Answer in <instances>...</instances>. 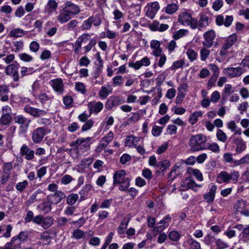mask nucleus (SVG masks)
<instances>
[{"mask_svg": "<svg viewBox=\"0 0 249 249\" xmlns=\"http://www.w3.org/2000/svg\"><path fill=\"white\" fill-rule=\"evenodd\" d=\"M125 102L124 99L117 96L110 97L105 104V107L108 109H111L112 107H117L119 105Z\"/></svg>", "mask_w": 249, "mask_h": 249, "instance_id": "ddd939ff", "label": "nucleus"}, {"mask_svg": "<svg viewBox=\"0 0 249 249\" xmlns=\"http://www.w3.org/2000/svg\"><path fill=\"white\" fill-rule=\"evenodd\" d=\"M72 18V16L69 12L68 10L64 7L60 11L59 14L57 17V19L60 23H64L68 21Z\"/></svg>", "mask_w": 249, "mask_h": 249, "instance_id": "2eb2a0df", "label": "nucleus"}, {"mask_svg": "<svg viewBox=\"0 0 249 249\" xmlns=\"http://www.w3.org/2000/svg\"><path fill=\"white\" fill-rule=\"evenodd\" d=\"M233 143L236 145V152L237 153L243 152L246 149V143L242 139L236 138L233 140Z\"/></svg>", "mask_w": 249, "mask_h": 249, "instance_id": "4be33fe9", "label": "nucleus"}, {"mask_svg": "<svg viewBox=\"0 0 249 249\" xmlns=\"http://www.w3.org/2000/svg\"><path fill=\"white\" fill-rule=\"evenodd\" d=\"M129 219L127 217H124L120 225L118 228L117 232L119 234H121L124 233L125 229L127 228Z\"/></svg>", "mask_w": 249, "mask_h": 249, "instance_id": "7c9ffc66", "label": "nucleus"}, {"mask_svg": "<svg viewBox=\"0 0 249 249\" xmlns=\"http://www.w3.org/2000/svg\"><path fill=\"white\" fill-rule=\"evenodd\" d=\"M190 249H201L200 243L193 238L188 239Z\"/></svg>", "mask_w": 249, "mask_h": 249, "instance_id": "49530a36", "label": "nucleus"}, {"mask_svg": "<svg viewBox=\"0 0 249 249\" xmlns=\"http://www.w3.org/2000/svg\"><path fill=\"white\" fill-rule=\"evenodd\" d=\"M89 18L92 24H93L95 26L100 25L102 22V18L99 14H96L93 16L90 17Z\"/></svg>", "mask_w": 249, "mask_h": 249, "instance_id": "3c124183", "label": "nucleus"}, {"mask_svg": "<svg viewBox=\"0 0 249 249\" xmlns=\"http://www.w3.org/2000/svg\"><path fill=\"white\" fill-rule=\"evenodd\" d=\"M247 201L243 199L238 200L234 204V208L238 212H242L246 208Z\"/></svg>", "mask_w": 249, "mask_h": 249, "instance_id": "72a5a7b5", "label": "nucleus"}, {"mask_svg": "<svg viewBox=\"0 0 249 249\" xmlns=\"http://www.w3.org/2000/svg\"><path fill=\"white\" fill-rule=\"evenodd\" d=\"M170 162L168 160H164L159 161L157 163V166L156 167L157 169L160 170L161 172L165 171L170 166Z\"/></svg>", "mask_w": 249, "mask_h": 249, "instance_id": "e433bc0d", "label": "nucleus"}, {"mask_svg": "<svg viewBox=\"0 0 249 249\" xmlns=\"http://www.w3.org/2000/svg\"><path fill=\"white\" fill-rule=\"evenodd\" d=\"M18 56L21 60L25 62H29L33 60V57L31 55L25 53H19Z\"/></svg>", "mask_w": 249, "mask_h": 249, "instance_id": "8fccbe9b", "label": "nucleus"}, {"mask_svg": "<svg viewBox=\"0 0 249 249\" xmlns=\"http://www.w3.org/2000/svg\"><path fill=\"white\" fill-rule=\"evenodd\" d=\"M88 106L89 109L90 114H91L92 112L97 113L100 112L102 110L104 106L101 102H95L93 101L89 103Z\"/></svg>", "mask_w": 249, "mask_h": 249, "instance_id": "aec40b11", "label": "nucleus"}, {"mask_svg": "<svg viewBox=\"0 0 249 249\" xmlns=\"http://www.w3.org/2000/svg\"><path fill=\"white\" fill-rule=\"evenodd\" d=\"M237 40V35L232 34L224 40V42L220 50L219 54L225 56L227 53V50L229 49Z\"/></svg>", "mask_w": 249, "mask_h": 249, "instance_id": "20e7f679", "label": "nucleus"}, {"mask_svg": "<svg viewBox=\"0 0 249 249\" xmlns=\"http://www.w3.org/2000/svg\"><path fill=\"white\" fill-rule=\"evenodd\" d=\"M240 177V174L238 171L233 170L231 173L227 171H221L218 174L216 178V181L219 184L228 183L231 180L233 183L237 182Z\"/></svg>", "mask_w": 249, "mask_h": 249, "instance_id": "7ed1b4c3", "label": "nucleus"}, {"mask_svg": "<svg viewBox=\"0 0 249 249\" xmlns=\"http://www.w3.org/2000/svg\"><path fill=\"white\" fill-rule=\"evenodd\" d=\"M216 136L217 140L222 142H225L227 140V136L226 133L220 129L217 130Z\"/></svg>", "mask_w": 249, "mask_h": 249, "instance_id": "a18cd8bd", "label": "nucleus"}, {"mask_svg": "<svg viewBox=\"0 0 249 249\" xmlns=\"http://www.w3.org/2000/svg\"><path fill=\"white\" fill-rule=\"evenodd\" d=\"M111 87L107 85V87L103 86L99 92V96L102 98H106L107 96L112 92Z\"/></svg>", "mask_w": 249, "mask_h": 249, "instance_id": "bb28decb", "label": "nucleus"}, {"mask_svg": "<svg viewBox=\"0 0 249 249\" xmlns=\"http://www.w3.org/2000/svg\"><path fill=\"white\" fill-rule=\"evenodd\" d=\"M206 141V137L202 134L192 136L189 141L190 151L196 152L206 149L204 145Z\"/></svg>", "mask_w": 249, "mask_h": 249, "instance_id": "f03ea898", "label": "nucleus"}, {"mask_svg": "<svg viewBox=\"0 0 249 249\" xmlns=\"http://www.w3.org/2000/svg\"><path fill=\"white\" fill-rule=\"evenodd\" d=\"M27 32L20 28H15L12 29L9 33L11 36L14 37H20L25 35Z\"/></svg>", "mask_w": 249, "mask_h": 249, "instance_id": "c85d7f7f", "label": "nucleus"}, {"mask_svg": "<svg viewBox=\"0 0 249 249\" xmlns=\"http://www.w3.org/2000/svg\"><path fill=\"white\" fill-rule=\"evenodd\" d=\"M224 71L227 75L231 78L239 77L245 72L244 70L240 67L227 68Z\"/></svg>", "mask_w": 249, "mask_h": 249, "instance_id": "f8f14e48", "label": "nucleus"}, {"mask_svg": "<svg viewBox=\"0 0 249 249\" xmlns=\"http://www.w3.org/2000/svg\"><path fill=\"white\" fill-rule=\"evenodd\" d=\"M208 48L204 47L200 50V59L202 61H205L210 55V51Z\"/></svg>", "mask_w": 249, "mask_h": 249, "instance_id": "6e6d98bb", "label": "nucleus"}, {"mask_svg": "<svg viewBox=\"0 0 249 249\" xmlns=\"http://www.w3.org/2000/svg\"><path fill=\"white\" fill-rule=\"evenodd\" d=\"M160 8L159 3L157 1L148 2L146 6V15L150 19L154 18L157 12Z\"/></svg>", "mask_w": 249, "mask_h": 249, "instance_id": "6e6552de", "label": "nucleus"}, {"mask_svg": "<svg viewBox=\"0 0 249 249\" xmlns=\"http://www.w3.org/2000/svg\"><path fill=\"white\" fill-rule=\"evenodd\" d=\"M187 190V183L185 181H182L180 183V186L179 188V191L181 192V195L182 196L183 199H186L187 195L186 193V190Z\"/></svg>", "mask_w": 249, "mask_h": 249, "instance_id": "0e129e2a", "label": "nucleus"}, {"mask_svg": "<svg viewBox=\"0 0 249 249\" xmlns=\"http://www.w3.org/2000/svg\"><path fill=\"white\" fill-rule=\"evenodd\" d=\"M202 114L200 111H196L194 112L189 118V122L192 124H196L197 121L198 117L201 116Z\"/></svg>", "mask_w": 249, "mask_h": 249, "instance_id": "4d7b16f0", "label": "nucleus"}, {"mask_svg": "<svg viewBox=\"0 0 249 249\" xmlns=\"http://www.w3.org/2000/svg\"><path fill=\"white\" fill-rule=\"evenodd\" d=\"M181 165H176L168 174V178L170 180H174L180 171Z\"/></svg>", "mask_w": 249, "mask_h": 249, "instance_id": "c756f323", "label": "nucleus"}, {"mask_svg": "<svg viewBox=\"0 0 249 249\" xmlns=\"http://www.w3.org/2000/svg\"><path fill=\"white\" fill-rule=\"evenodd\" d=\"M50 85L58 94L62 95L64 91V83L61 78H56L50 81Z\"/></svg>", "mask_w": 249, "mask_h": 249, "instance_id": "0eeeda50", "label": "nucleus"}, {"mask_svg": "<svg viewBox=\"0 0 249 249\" xmlns=\"http://www.w3.org/2000/svg\"><path fill=\"white\" fill-rule=\"evenodd\" d=\"M20 154L21 156H24L25 159L28 160H33L35 158V151L30 149L25 144L20 147Z\"/></svg>", "mask_w": 249, "mask_h": 249, "instance_id": "4468645a", "label": "nucleus"}, {"mask_svg": "<svg viewBox=\"0 0 249 249\" xmlns=\"http://www.w3.org/2000/svg\"><path fill=\"white\" fill-rule=\"evenodd\" d=\"M27 237V234L25 231L20 232L18 235L17 236H15L12 238L11 239L10 242L12 245L14 247L15 246H20V244L24 241Z\"/></svg>", "mask_w": 249, "mask_h": 249, "instance_id": "a211bd4d", "label": "nucleus"}, {"mask_svg": "<svg viewBox=\"0 0 249 249\" xmlns=\"http://www.w3.org/2000/svg\"><path fill=\"white\" fill-rule=\"evenodd\" d=\"M178 5L175 3L168 4L166 8V13L168 14H173L178 9Z\"/></svg>", "mask_w": 249, "mask_h": 249, "instance_id": "603ef678", "label": "nucleus"}, {"mask_svg": "<svg viewBox=\"0 0 249 249\" xmlns=\"http://www.w3.org/2000/svg\"><path fill=\"white\" fill-rule=\"evenodd\" d=\"M51 237L47 231L43 232L40 238V241L37 242L38 244L41 246L48 245L51 244Z\"/></svg>", "mask_w": 249, "mask_h": 249, "instance_id": "5701e85b", "label": "nucleus"}, {"mask_svg": "<svg viewBox=\"0 0 249 249\" xmlns=\"http://www.w3.org/2000/svg\"><path fill=\"white\" fill-rule=\"evenodd\" d=\"M188 173H192L196 178L197 180L201 181L203 179V176L201 172L197 169H193L192 168L188 167Z\"/></svg>", "mask_w": 249, "mask_h": 249, "instance_id": "f704fd0d", "label": "nucleus"}, {"mask_svg": "<svg viewBox=\"0 0 249 249\" xmlns=\"http://www.w3.org/2000/svg\"><path fill=\"white\" fill-rule=\"evenodd\" d=\"M10 115L2 114L0 118V124L2 125H5L9 124L11 121Z\"/></svg>", "mask_w": 249, "mask_h": 249, "instance_id": "de8ad7c7", "label": "nucleus"}, {"mask_svg": "<svg viewBox=\"0 0 249 249\" xmlns=\"http://www.w3.org/2000/svg\"><path fill=\"white\" fill-rule=\"evenodd\" d=\"M40 103L42 105H44L47 101L50 100V98L49 96L45 93H41L40 94L37 95L36 97Z\"/></svg>", "mask_w": 249, "mask_h": 249, "instance_id": "864d4df0", "label": "nucleus"}, {"mask_svg": "<svg viewBox=\"0 0 249 249\" xmlns=\"http://www.w3.org/2000/svg\"><path fill=\"white\" fill-rule=\"evenodd\" d=\"M126 171L121 170L115 172L113 178V185L119 184V190L122 191H126L130 186V179L126 177Z\"/></svg>", "mask_w": 249, "mask_h": 249, "instance_id": "f257e3e1", "label": "nucleus"}, {"mask_svg": "<svg viewBox=\"0 0 249 249\" xmlns=\"http://www.w3.org/2000/svg\"><path fill=\"white\" fill-rule=\"evenodd\" d=\"M204 41H203V45L207 48L211 47L214 42L216 35L215 32L213 30H210L203 34Z\"/></svg>", "mask_w": 249, "mask_h": 249, "instance_id": "423d86ee", "label": "nucleus"}, {"mask_svg": "<svg viewBox=\"0 0 249 249\" xmlns=\"http://www.w3.org/2000/svg\"><path fill=\"white\" fill-rule=\"evenodd\" d=\"M63 102L67 108H69L72 106L73 99L71 95H67L63 97Z\"/></svg>", "mask_w": 249, "mask_h": 249, "instance_id": "37998d69", "label": "nucleus"}, {"mask_svg": "<svg viewBox=\"0 0 249 249\" xmlns=\"http://www.w3.org/2000/svg\"><path fill=\"white\" fill-rule=\"evenodd\" d=\"M206 149L212 151L213 153H218L220 151V147L216 142H212L209 144Z\"/></svg>", "mask_w": 249, "mask_h": 249, "instance_id": "680f3d73", "label": "nucleus"}, {"mask_svg": "<svg viewBox=\"0 0 249 249\" xmlns=\"http://www.w3.org/2000/svg\"><path fill=\"white\" fill-rule=\"evenodd\" d=\"M200 21L199 27H205L209 24V17L203 13L199 14Z\"/></svg>", "mask_w": 249, "mask_h": 249, "instance_id": "58836bf2", "label": "nucleus"}, {"mask_svg": "<svg viewBox=\"0 0 249 249\" xmlns=\"http://www.w3.org/2000/svg\"><path fill=\"white\" fill-rule=\"evenodd\" d=\"M40 88V84L37 81H36L33 83L32 86V93L35 97H36L37 92Z\"/></svg>", "mask_w": 249, "mask_h": 249, "instance_id": "338daca9", "label": "nucleus"}, {"mask_svg": "<svg viewBox=\"0 0 249 249\" xmlns=\"http://www.w3.org/2000/svg\"><path fill=\"white\" fill-rule=\"evenodd\" d=\"M78 198L79 196L77 194H71L67 197L66 202L68 205L72 206L76 203Z\"/></svg>", "mask_w": 249, "mask_h": 249, "instance_id": "c9c22d12", "label": "nucleus"}, {"mask_svg": "<svg viewBox=\"0 0 249 249\" xmlns=\"http://www.w3.org/2000/svg\"><path fill=\"white\" fill-rule=\"evenodd\" d=\"M75 89L83 95H85L87 92L85 85L81 82H77L75 83Z\"/></svg>", "mask_w": 249, "mask_h": 249, "instance_id": "a19ab883", "label": "nucleus"}, {"mask_svg": "<svg viewBox=\"0 0 249 249\" xmlns=\"http://www.w3.org/2000/svg\"><path fill=\"white\" fill-rule=\"evenodd\" d=\"M91 138L90 137L85 139L80 138L77 139L75 142H73V145L77 146L78 148H82L83 147L86 148L87 150L89 147L91 143Z\"/></svg>", "mask_w": 249, "mask_h": 249, "instance_id": "dca6fc26", "label": "nucleus"}, {"mask_svg": "<svg viewBox=\"0 0 249 249\" xmlns=\"http://www.w3.org/2000/svg\"><path fill=\"white\" fill-rule=\"evenodd\" d=\"M140 141V138L130 135L126 138L125 145L129 147H135Z\"/></svg>", "mask_w": 249, "mask_h": 249, "instance_id": "b1692460", "label": "nucleus"}, {"mask_svg": "<svg viewBox=\"0 0 249 249\" xmlns=\"http://www.w3.org/2000/svg\"><path fill=\"white\" fill-rule=\"evenodd\" d=\"M64 7L68 10L72 17L78 14L80 12L79 7L70 1H67L65 2Z\"/></svg>", "mask_w": 249, "mask_h": 249, "instance_id": "f3484780", "label": "nucleus"}, {"mask_svg": "<svg viewBox=\"0 0 249 249\" xmlns=\"http://www.w3.org/2000/svg\"><path fill=\"white\" fill-rule=\"evenodd\" d=\"M23 110L24 112L35 118L43 117L47 114V112L44 110L33 107L28 105L25 106Z\"/></svg>", "mask_w": 249, "mask_h": 249, "instance_id": "1a4fd4ad", "label": "nucleus"}, {"mask_svg": "<svg viewBox=\"0 0 249 249\" xmlns=\"http://www.w3.org/2000/svg\"><path fill=\"white\" fill-rule=\"evenodd\" d=\"M13 45L15 47V52H19L23 50L24 44L21 41H16L13 42Z\"/></svg>", "mask_w": 249, "mask_h": 249, "instance_id": "774afa93", "label": "nucleus"}, {"mask_svg": "<svg viewBox=\"0 0 249 249\" xmlns=\"http://www.w3.org/2000/svg\"><path fill=\"white\" fill-rule=\"evenodd\" d=\"M46 135V129L43 127L35 129L32 135V140L35 143H40Z\"/></svg>", "mask_w": 249, "mask_h": 249, "instance_id": "9d476101", "label": "nucleus"}, {"mask_svg": "<svg viewBox=\"0 0 249 249\" xmlns=\"http://www.w3.org/2000/svg\"><path fill=\"white\" fill-rule=\"evenodd\" d=\"M84 236L85 232L81 230H75L72 232V237L77 240L82 239Z\"/></svg>", "mask_w": 249, "mask_h": 249, "instance_id": "e2e57ef3", "label": "nucleus"}, {"mask_svg": "<svg viewBox=\"0 0 249 249\" xmlns=\"http://www.w3.org/2000/svg\"><path fill=\"white\" fill-rule=\"evenodd\" d=\"M123 77L121 75H117L112 79V83L114 87L122 86L123 84Z\"/></svg>", "mask_w": 249, "mask_h": 249, "instance_id": "5fc2aeb1", "label": "nucleus"}, {"mask_svg": "<svg viewBox=\"0 0 249 249\" xmlns=\"http://www.w3.org/2000/svg\"><path fill=\"white\" fill-rule=\"evenodd\" d=\"M12 169L13 164L11 162H5L3 165L2 169L4 173L11 175Z\"/></svg>", "mask_w": 249, "mask_h": 249, "instance_id": "13d9d810", "label": "nucleus"}, {"mask_svg": "<svg viewBox=\"0 0 249 249\" xmlns=\"http://www.w3.org/2000/svg\"><path fill=\"white\" fill-rule=\"evenodd\" d=\"M9 90L5 86H0V100L2 102H6L9 100Z\"/></svg>", "mask_w": 249, "mask_h": 249, "instance_id": "a878e982", "label": "nucleus"}, {"mask_svg": "<svg viewBox=\"0 0 249 249\" xmlns=\"http://www.w3.org/2000/svg\"><path fill=\"white\" fill-rule=\"evenodd\" d=\"M217 186L213 184L210 188L209 192L204 195V199L208 203H212L214 199Z\"/></svg>", "mask_w": 249, "mask_h": 249, "instance_id": "6ab92c4d", "label": "nucleus"}, {"mask_svg": "<svg viewBox=\"0 0 249 249\" xmlns=\"http://www.w3.org/2000/svg\"><path fill=\"white\" fill-rule=\"evenodd\" d=\"M52 196L57 198L56 201L55 202V204H56L60 202L61 201L63 198L66 197V195H65V193L60 190H58L57 191H55V192L54 193V194H53L52 195Z\"/></svg>", "mask_w": 249, "mask_h": 249, "instance_id": "09e8293b", "label": "nucleus"}, {"mask_svg": "<svg viewBox=\"0 0 249 249\" xmlns=\"http://www.w3.org/2000/svg\"><path fill=\"white\" fill-rule=\"evenodd\" d=\"M234 92V88L231 84H226L225 86L224 89L223 90V93H222V100H226L227 98V94H230L231 93Z\"/></svg>", "mask_w": 249, "mask_h": 249, "instance_id": "4c0bfd02", "label": "nucleus"}, {"mask_svg": "<svg viewBox=\"0 0 249 249\" xmlns=\"http://www.w3.org/2000/svg\"><path fill=\"white\" fill-rule=\"evenodd\" d=\"M188 25H189L190 27L193 29H196L198 26H199V24H198V22L197 19L193 18L188 14Z\"/></svg>", "mask_w": 249, "mask_h": 249, "instance_id": "79ce46f5", "label": "nucleus"}, {"mask_svg": "<svg viewBox=\"0 0 249 249\" xmlns=\"http://www.w3.org/2000/svg\"><path fill=\"white\" fill-rule=\"evenodd\" d=\"M37 208L40 211L43 212L44 213H49L52 209L51 204L49 202H44L37 206Z\"/></svg>", "mask_w": 249, "mask_h": 249, "instance_id": "2f4dec72", "label": "nucleus"}, {"mask_svg": "<svg viewBox=\"0 0 249 249\" xmlns=\"http://www.w3.org/2000/svg\"><path fill=\"white\" fill-rule=\"evenodd\" d=\"M77 24L78 21L75 19H73L68 22L65 27L66 28L67 30L72 31L77 26Z\"/></svg>", "mask_w": 249, "mask_h": 249, "instance_id": "69168bd1", "label": "nucleus"}, {"mask_svg": "<svg viewBox=\"0 0 249 249\" xmlns=\"http://www.w3.org/2000/svg\"><path fill=\"white\" fill-rule=\"evenodd\" d=\"M114 137V134L112 131H109L107 136L102 138L100 141V145L101 147L105 148L111 142Z\"/></svg>", "mask_w": 249, "mask_h": 249, "instance_id": "393cba45", "label": "nucleus"}, {"mask_svg": "<svg viewBox=\"0 0 249 249\" xmlns=\"http://www.w3.org/2000/svg\"><path fill=\"white\" fill-rule=\"evenodd\" d=\"M169 28V26L166 24H160V23L154 20L149 25V28L152 31L163 32Z\"/></svg>", "mask_w": 249, "mask_h": 249, "instance_id": "412c9836", "label": "nucleus"}, {"mask_svg": "<svg viewBox=\"0 0 249 249\" xmlns=\"http://www.w3.org/2000/svg\"><path fill=\"white\" fill-rule=\"evenodd\" d=\"M215 243L216 249H226L229 247L228 244L221 239H216Z\"/></svg>", "mask_w": 249, "mask_h": 249, "instance_id": "c03bdc74", "label": "nucleus"}, {"mask_svg": "<svg viewBox=\"0 0 249 249\" xmlns=\"http://www.w3.org/2000/svg\"><path fill=\"white\" fill-rule=\"evenodd\" d=\"M92 189L91 185L89 184H86L82 189L79 191V193L80 195V198L83 200L87 196L88 194Z\"/></svg>", "mask_w": 249, "mask_h": 249, "instance_id": "473e14b6", "label": "nucleus"}, {"mask_svg": "<svg viewBox=\"0 0 249 249\" xmlns=\"http://www.w3.org/2000/svg\"><path fill=\"white\" fill-rule=\"evenodd\" d=\"M53 218L52 217L47 216L43 218L40 226L44 229H46L49 228L53 224Z\"/></svg>", "mask_w": 249, "mask_h": 249, "instance_id": "ea45409f", "label": "nucleus"}, {"mask_svg": "<svg viewBox=\"0 0 249 249\" xmlns=\"http://www.w3.org/2000/svg\"><path fill=\"white\" fill-rule=\"evenodd\" d=\"M39 44L35 41H32L29 45L30 51L34 53H36L39 51Z\"/></svg>", "mask_w": 249, "mask_h": 249, "instance_id": "052dcab7", "label": "nucleus"}, {"mask_svg": "<svg viewBox=\"0 0 249 249\" xmlns=\"http://www.w3.org/2000/svg\"><path fill=\"white\" fill-rule=\"evenodd\" d=\"M172 217L171 216L168 214L165 216L162 219H161L159 223L157 224H160L159 226H157L154 227V230L156 231H158L159 229L161 227H163V228L167 227L169 225V222L171 220Z\"/></svg>", "mask_w": 249, "mask_h": 249, "instance_id": "cd10ccee", "label": "nucleus"}, {"mask_svg": "<svg viewBox=\"0 0 249 249\" xmlns=\"http://www.w3.org/2000/svg\"><path fill=\"white\" fill-rule=\"evenodd\" d=\"M18 66V63H13L8 65L5 69L6 74L11 76L15 82H18L19 80Z\"/></svg>", "mask_w": 249, "mask_h": 249, "instance_id": "39448f33", "label": "nucleus"}, {"mask_svg": "<svg viewBox=\"0 0 249 249\" xmlns=\"http://www.w3.org/2000/svg\"><path fill=\"white\" fill-rule=\"evenodd\" d=\"M94 123L92 119L88 120L82 126V131L84 132L89 130L93 126Z\"/></svg>", "mask_w": 249, "mask_h": 249, "instance_id": "bf43d9fd", "label": "nucleus"}, {"mask_svg": "<svg viewBox=\"0 0 249 249\" xmlns=\"http://www.w3.org/2000/svg\"><path fill=\"white\" fill-rule=\"evenodd\" d=\"M15 121L20 125L21 131L24 133L27 131L31 121L22 115H19L15 117Z\"/></svg>", "mask_w": 249, "mask_h": 249, "instance_id": "9b49d317", "label": "nucleus"}]
</instances>
